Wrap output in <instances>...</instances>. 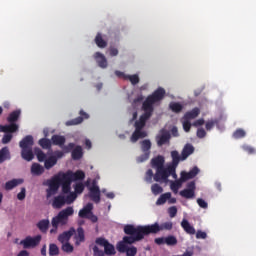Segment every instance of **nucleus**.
Masks as SVG:
<instances>
[{"mask_svg": "<svg viewBox=\"0 0 256 256\" xmlns=\"http://www.w3.org/2000/svg\"><path fill=\"white\" fill-rule=\"evenodd\" d=\"M166 95V91L164 87H158L155 91L146 97L144 102L142 103V110L144 113L140 115V119H138L135 123V127L138 129H143L150 117H152L154 113V105L155 103H160L162 99H164Z\"/></svg>", "mask_w": 256, "mask_h": 256, "instance_id": "nucleus-1", "label": "nucleus"}, {"mask_svg": "<svg viewBox=\"0 0 256 256\" xmlns=\"http://www.w3.org/2000/svg\"><path fill=\"white\" fill-rule=\"evenodd\" d=\"M147 227V225H132L130 223V256H135L137 254V247L132 245L135 241H141L144 239L145 235H150L149 233H143V228Z\"/></svg>", "mask_w": 256, "mask_h": 256, "instance_id": "nucleus-2", "label": "nucleus"}, {"mask_svg": "<svg viewBox=\"0 0 256 256\" xmlns=\"http://www.w3.org/2000/svg\"><path fill=\"white\" fill-rule=\"evenodd\" d=\"M35 144L33 136L27 135L19 142L21 157L24 161H33L35 155L33 154V145Z\"/></svg>", "mask_w": 256, "mask_h": 256, "instance_id": "nucleus-3", "label": "nucleus"}, {"mask_svg": "<svg viewBox=\"0 0 256 256\" xmlns=\"http://www.w3.org/2000/svg\"><path fill=\"white\" fill-rule=\"evenodd\" d=\"M199 171H200V169L197 166L193 167L188 172L182 171L181 172V180L177 179L176 181H172V183L170 185L172 191L177 192L182 185V181H188V179H193L194 177H196V175H198Z\"/></svg>", "mask_w": 256, "mask_h": 256, "instance_id": "nucleus-4", "label": "nucleus"}, {"mask_svg": "<svg viewBox=\"0 0 256 256\" xmlns=\"http://www.w3.org/2000/svg\"><path fill=\"white\" fill-rule=\"evenodd\" d=\"M63 178L67 183L64 186V190L66 192L71 191V183H73V181H83V179H85V172L81 170H77L76 172L68 170L67 172H63Z\"/></svg>", "mask_w": 256, "mask_h": 256, "instance_id": "nucleus-5", "label": "nucleus"}, {"mask_svg": "<svg viewBox=\"0 0 256 256\" xmlns=\"http://www.w3.org/2000/svg\"><path fill=\"white\" fill-rule=\"evenodd\" d=\"M62 185V193L67 195V193H71V191H65V185H67V180L63 178V172H59L56 176L52 178L49 183L50 191H57L59 187Z\"/></svg>", "mask_w": 256, "mask_h": 256, "instance_id": "nucleus-6", "label": "nucleus"}, {"mask_svg": "<svg viewBox=\"0 0 256 256\" xmlns=\"http://www.w3.org/2000/svg\"><path fill=\"white\" fill-rule=\"evenodd\" d=\"M164 229L171 230L173 229L172 221H165L159 225L158 222L152 223L144 228H142L143 233H159V231H163Z\"/></svg>", "mask_w": 256, "mask_h": 256, "instance_id": "nucleus-7", "label": "nucleus"}, {"mask_svg": "<svg viewBox=\"0 0 256 256\" xmlns=\"http://www.w3.org/2000/svg\"><path fill=\"white\" fill-rule=\"evenodd\" d=\"M141 147H142L143 153L142 155L137 157L138 163H143V161H147V159H149L151 154V147H152V143L150 139H144L143 141H141Z\"/></svg>", "mask_w": 256, "mask_h": 256, "instance_id": "nucleus-8", "label": "nucleus"}, {"mask_svg": "<svg viewBox=\"0 0 256 256\" xmlns=\"http://www.w3.org/2000/svg\"><path fill=\"white\" fill-rule=\"evenodd\" d=\"M41 239V235H36L34 237L27 236L24 240H21L20 245H23L24 249H35V247L41 243Z\"/></svg>", "mask_w": 256, "mask_h": 256, "instance_id": "nucleus-9", "label": "nucleus"}, {"mask_svg": "<svg viewBox=\"0 0 256 256\" xmlns=\"http://www.w3.org/2000/svg\"><path fill=\"white\" fill-rule=\"evenodd\" d=\"M95 243L96 245H100V247H104L105 255H115V253H117V251H115V246H113V244L109 243V241L103 237L97 238Z\"/></svg>", "mask_w": 256, "mask_h": 256, "instance_id": "nucleus-10", "label": "nucleus"}, {"mask_svg": "<svg viewBox=\"0 0 256 256\" xmlns=\"http://www.w3.org/2000/svg\"><path fill=\"white\" fill-rule=\"evenodd\" d=\"M171 139V133L167 129H160L159 134L156 135V143L159 147L169 143Z\"/></svg>", "mask_w": 256, "mask_h": 256, "instance_id": "nucleus-11", "label": "nucleus"}, {"mask_svg": "<svg viewBox=\"0 0 256 256\" xmlns=\"http://www.w3.org/2000/svg\"><path fill=\"white\" fill-rule=\"evenodd\" d=\"M195 191H196L195 181H189L187 183L186 189H182L180 191V195L182 197H185L186 199H191V198L195 197Z\"/></svg>", "mask_w": 256, "mask_h": 256, "instance_id": "nucleus-12", "label": "nucleus"}, {"mask_svg": "<svg viewBox=\"0 0 256 256\" xmlns=\"http://www.w3.org/2000/svg\"><path fill=\"white\" fill-rule=\"evenodd\" d=\"M164 163H165V159H164V157L162 156V158H161V164H160V166H159V170H158V172L155 173V175H154V180H155V181H161V179H168L169 173H168L167 169H165Z\"/></svg>", "mask_w": 256, "mask_h": 256, "instance_id": "nucleus-13", "label": "nucleus"}, {"mask_svg": "<svg viewBox=\"0 0 256 256\" xmlns=\"http://www.w3.org/2000/svg\"><path fill=\"white\" fill-rule=\"evenodd\" d=\"M116 249L119 253H126V256H129V236H124L123 241L116 245Z\"/></svg>", "mask_w": 256, "mask_h": 256, "instance_id": "nucleus-14", "label": "nucleus"}, {"mask_svg": "<svg viewBox=\"0 0 256 256\" xmlns=\"http://www.w3.org/2000/svg\"><path fill=\"white\" fill-rule=\"evenodd\" d=\"M90 199L96 204L101 203V190L99 186L93 185L90 188Z\"/></svg>", "mask_w": 256, "mask_h": 256, "instance_id": "nucleus-15", "label": "nucleus"}, {"mask_svg": "<svg viewBox=\"0 0 256 256\" xmlns=\"http://www.w3.org/2000/svg\"><path fill=\"white\" fill-rule=\"evenodd\" d=\"M94 59L98 67H100L101 69H107L109 63L107 62V58L105 57V55H103L101 52H96L94 54Z\"/></svg>", "mask_w": 256, "mask_h": 256, "instance_id": "nucleus-16", "label": "nucleus"}, {"mask_svg": "<svg viewBox=\"0 0 256 256\" xmlns=\"http://www.w3.org/2000/svg\"><path fill=\"white\" fill-rule=\"evenodd\" d=\"M80 115L77 118H74L72 120H69L66 122L67 127H71L72 125H80V123H83V119H89V114L87 112L81 110Z\"/></svg>", "mask_w": 256, "mask_h": 256, "instance_id": "nucleus-17", "label": "nucleus"}, {"mask_svg": "<svg viewBox=\"0 0 256 256\" xmlns=\"http://www.w3.org/2000/svg\"><path fill=\"white\" fill-rule=\"evenodd\" d=\"M67 203L65 202V195L60 194L56 197H54L52 201V207L53 209H61L64 207Z\"/></svg>", "mask_w": 256, "mask_h": 256, "instance_id": "nucleus-18", "label": "nucleus"}, {"mask_svg": "<svg viewBox=\"0 0 256 256\" xmlns=\"http://www.w3.org/2000/svg\"><path fill=\"white\" fill-rule=\"evenodd\" d=\"M194 151H195L194 145H192V143H186V145H184L181 152V159L182 160L187 159L189 155H192V153H194Z\"/></svg>", "mask_w": 256, "mask_h": 256, "instance_id": "nucleus-19", "label": "nucleus"}, {"mask_svg": "<svg viewBox=\"0 0 256 256\" xmlns=\"http://www.w3.org/2000/svg\"><path fill=\"white\" fill-rule=\"evenodd\" d=\"M74 239L75 245H81V243H85V230L83 229V227L77 228Z\"/></svg>", "mask_w": 256, "mask_h": 256, "instance_id": "nucleus-20", "label": "nucleus"}, {"mask_svg": "<svg viewBox=\"0 0 256 256\" xmlns=\"http://www.w3.org/2000/svg\"><path fill=\"white\" fill-rule=\"evenodd\" d=\"M0 129L3 133H16V131H19V125L10 122L8 125H0Z\"/></svg>", "mask_w": 256, "mask_h": 256, "instance_id": "nucleus-21", "label": "nucleus"}, {"mask_svg": "<svg viewBox=\"0 0 256 256\" xmlns=\"http://www.w3.org/2000/svg\"><path fill=\"white\" fill-rule=\"evenodd\" d=\"M73 235H75V228L72 227L68 231H65L62 234H60L58 236V241L60 243H65L66 241H69V239H71Z\"/></svg>", "mask_w": 256, "mask_h": 256, "instance_id": "nucleus-22", "label": "nucleus"}, {"mask_svg": "<svg viewBox=\"0 0 256 256\" xmlns=\"http://www.w3.org/2000/svg\"><path fill=\"white\" fill-rule=\"evenodd\" d=\"M93 212V204L88 203L83 209H81L78 213L81 219H88L91 213Z\"/></svg>", "mask_w": 256, "mask_h": 256, "instance_id": "nucleus-23", "label": "nucleus"}, {"mask_svg": "<svg viewBox=\"0 0 256 256\" xmlns=\"http://www.w3.org/2000/svg\"><path fill=\"white\" fill-rule=\"evenodd\" d=\"M5 161H11V151H9L7 146L0 150V164L5 163Z\"/></svg>", "mask_w": 256, "mask_h": 256, "instance_id": "nucleus-24", "label": "nucleus"}, {"mask_svg": "<svg viewBox=\"0 0 256 256\" xmlns=\"http://www.w3.org/2000/svg\"><path fill=\"white\" fill-rule=\"evenodd\" d=\"M181 226L183 227L184 231H186V233H189L190 235H195L196 229H195L194 225H191V223H190V221H188V219H183L181 221Z\"/></svg>", "mask_w": 256, "mask_h": 256, "instance_id": "nucleus-25", "label": "nucleus"}, {"mask_svg": "<svg viewBox=\"0 0 256 256\" xmlns=\"http://www.w3.org/2000/svg\"><path fill=\"white\" fill-rule=\"evenodd\" d=\"M147 135V131H143V129L136 127L134 133H132L131 141L136 142L138 139H144V137H147Z\"/></svg>", "mask_w": 256, "mask_h": 256, "instance_id": "nucleus-26", "label": "nucleus"}, {"mask_svg": "<svg viewBox=\"0 0 256 256\" xmlns=\"http://www.w3.org/2000/svg\"><path fill=\"white\" fill-rule=\"evenodd\" d=\"M73 213H75V210L73 209V207L69 206L66 209L60 211L58 215L65 222L67 221V219H69V217H71V215H73Z\"/></svg>", "mask_w": 256, "mask_h": 256, "instance_id": "nucleus-27", "label": "nucleus"}, {"mask_svg": "<svg viewBox=\"0 0 256 256\" xmlns=\"http://www.w3.org/2000/svg\"><path fill=\"white\" fill-rule=\"evenodd\" d=\"M51 141L53 145H58V147L63 148V146L65 145V141H67V139L65 138V136L54 134L51 137Z\"/></svg>", "mask_w": 256, "mask_h": 256, "instance_id": "nucleus-28", "label": "nucleus"}, {"mask_svg": "<svg viewBox=\"0 0 256 256\" xmlns=\"http://www.w3.org/2000/svg\"><path fill=\"white\" fill-rule=\"evenodd\" d=\"M23 183V179H12L5 183V189L6 191H11L12 189H15L18 185H21Z\"/></svg>", "mask_w": 256, "mask_h": 256, "instance_id": "nucleus-29", "label": "nucleus"}, {"mask_svg": "<svg viewBox=\"0 0 256 256\" xmlns=\"http://www.w3.org/2000/svg\"><path fill=\"white\" fill-rule=\"evenodd\" d=\"M36 227L41 231V233H47L49 231V220L43 219L40 220L37 224Z\"/></svg>", "mask_w": 256, "mask_h": 256, "instance_id": "nucleus-30", "label": "nucleus"}, {"mask_svg": "<svg viewBox=\"0 0 256 256\" xmlns=\"http://www.w3.org/2000/svg\"><path fill=\"white\" fill-rule=\"evenodd\" d=\"M31 173L32 175H43V173H45V168H43V166H41V164L38 163H34L31 166Z\"/></svg>", "mask_w": 256, "mask_h": 256, "instance_id": "nucleus-31", "label": "nucleus"}, {"mask_svg": "<svg viewBox=\"0 0 256 256\" xmlns=\"http://www.w3.org/2000/svg\"><path fill=\"white\" fill-rule=\"evenodd\" d=\"M94 41L100 49H105V47H107V41L103 39V34L101 33H97Z\"/></svg>", "mask_w": 256, "mask_h": 256, "instance_id": "nucleus-32", "label": "nucleus"}, {"mask_svg": "<svg viewBox=\"0 0 256 256\" xmlns=\"http://www.w3.org/2000/svg\"><path fill=\"white\" fill-rule=\"evenodd\" d=\"M81 157H83V148L81 146H76L72 150V159L74 161H79V159H81Z\"/></svg>", "mask_w": 256, "mask_h": 256, "instance_id": "nucleus-33", "label": "nucleus"}, {"mask_svg": "<svg viewBox=\"0 0 256 256\" xmlns=\"http://www.w3.org/2000/svg\"><path fill=\"white\" fill-rule=\"evenodd\" d=\"M57 163V157L50 156L46 160H44V167L45 169L49 170L52 169V167H55V164Z\"/></svg>", "mask_w": 256, "mask_h": 256, "instance_id": "nucleus-34", "label": "nucleus"}, {"mask_svg": "<svg viewBox=\"0 0 256 256\" xmlns=\"http://www.w3.org/2000/svg\"><path fill=\"white\" fill-rule=\"evenodd\" d=\"M182 125L184 131H186L187 133L191 131L192 123L190 118L187 117V113H185L182 117Z\"/></svg>", "mask_w": 256, "mask_h": 256, "instance_id": "nucleus-35", "label": "nucleus"}, {"mask_svg": "<svg viewBox=\"0 0 256 256\" xmlns=\"http://www.w3.org/2000/svg\"><path fill=\"white\" fill-rule=\"evenodd\" d=\"M201 113V109L199 107H194L193 109H191V111H186V117L190 119H196V117H198V115H200Z\"/></svg>", "mask_w": 256, "mask_h": 256, "instance_id": "nucleus-36", "label": "nucleus"}, {"mask_svg": "<svg viewBox=\"0 0 256 256\" xmlns=\"http://www.w3.org/2000/svg\"><path fill=\"white\" fill-rule=\"evenodd\" d=\"M20 116H21V110H15L9 114L7 121L8 123H15V121H18Z\"/></svg>", "mask_w": 256, "mask_h": 256, "instance_id": "nucleus-37", "label": "nucleus"}, {"mask_svg": "<svg viewBox=\"0 0 256 256\" xmlns=\"http://www.w3.org/2000/svg\"><path fill=\"white\" fill-rule=\"evenodd\" d=\"M34 153L40 163H43L47 159V154L41 150V148H34Z\"/></svg>", "mask_w": 256, "mask_h": 256, "instance_id": "nucleus-38", "label": "nucleus"}, {"mask_svg": "<svg viewBox=\"0 0 256 256\" xmlns=\"http://www.w3.org/2000/svg\"><path fill=\"white\" fill-rule=\"evenodd\" d=\"M162 158H163V155H157V157H154L151 161L152 167L156 168V173H158L160 169V166L162 164Z\"/></svg>", "mask_w": 256, "mask_h": 256, "instance_id": "nucleus-39", "label": "nucleus"}, {"mask_svg": "<svg viewBox=\"0 0 256 256\" xmlns=\"http://www.w3.org/2000/svg\"><path fill=\"white\" fill-rule=\"evenodd\" d=\"M171 157L173 159V165L176 169V167H178L182 157L179 155V151H176V150L171 151Z\"/></svg>", "mask_w": 256, "mask_h": 256, "instance_id": "nucleus-40", "label": "nucleus"}, {"mask_svg": "<svg viewBox=\"0 0 256 256\" xmlns=\"http://www.w3.org/2000/svg\"><path fill=\"white\" fill-rule=\"evenodd\" d=\"M171 197V193L170 192H167V193H162L160 195V197H158L157 201H156V204L157 205H163L164 203H166V201L168 199H170Z\"/></svg>", "mask_w": 256, "mask_h": 256, "instance_id": "nucleus-41", "label": "nucleus"}, {"mask_svg": "<svg viewBox=\"0 0 256 256\" xmlns=\"http://www.w3.org/2000/svg\"><path fill=\"white\" fill-rule=\"evenodd\" d=\"M169 107L174 113H181V111H183V105L178 102L170 103Z\"/></svg>", "mask_w": 256, "mask_h": 256, "instance_id": "nucleus-42", "label": "nucleus"}, {"mask_svg": "<svg viewBox=\"0 0 256 256\" xmlns=\"http://www.w3.org/2000/svg\"><path fill=\"white\" fill-rule=\"evenodd\" d=\"M38 143L42 149H51V140L47 138L40 139Z\"/></svg>", "mask_w": 256, "mask_h": 256, "instance_id": "nucleus-43", "label": "nucleus"}, {"mask_svg": "<svg viewBox=\"0 0 256 256\" xmlns=\"http://www.w3.org/2000/svg\"><path fill=\"white\" fill-rule=\"evenodd\" d=\"M165 243L166 245H177L178 239L175 235H167L165 237Z\"/></svg>", "mask_w": 256, "mask_h": 256, "instance_id": "nucleus-44", "label": "nucleus"}, {"mask_svg": "<svg viewBox=\"0 0 256 256\" xmlns=\"http://www.w3.org/2000/svg\"><path fill=\"white\" fill-rule=\"evenodd\" d=\"M75 199H77V193L70 192V195H67V197H65L66 205H71V203H74Z\"/></svg>", "mask_w": 256, "mask_h": 256, "instance_id": "nucleus-45", "label": "nucleus"}, {"mask_svg": "<svg viewBox=\"0 0 256 256\" xmlns=\"http://www.w3.org/2000/svg\"><path fill=\"white\" fill-rule=\"evenodd\" d=\"M49 255L50 256L59 255V247L57 246V244L49 245Z\"/></svg>", "mask_w": 256, "mask_h": 256, "instance_id": "nucleus-46", "label": "nucleus"}, {"mask_svg": "<svg viewBox=\"0 0 256 256\" xmlns=\"http://www.w3.org/2000/svg\"><path fill=\"white\" fill-rule=\"evenodd\" d=\"M245 135H247L245 129H236V131H234V133H233V137L235 139H241V138L245 137Z\"/></svg>", "mask_w": 256, "mask_h": 256, "instance_id": "nucleus-47", "label": "nucleus"}, {"mask_svg": "<svg viewBox=\"0 0 256 256\" xmlns=\"http://www.w3.org/2000/svg\"><path fill=\"white\" fill-rule=\"evenodd\" d=\"M59 223H61L62 225H65L66 222L62 220L58 214L56 217L52 219V227H59Z\"/></svg>", "mask_w": 256, "mask_h": 256, "instance_id": "nucleus-48", "label": "nucleus"}, {"mask_svg": "<svg viewBox=\"0 0 256 256\" xmlns=\"http://www.w3.org/2000/svg\"><path fill=\"white\" fill-rule=\"evenodd\" d=\"M152 193L158 195L159 193H163V187L159 185V183H154L152 185Z\"/></svg>", "mask_w": 256, "mask_h": 256, "instance_id": "nucleus-49", "label": "nucleus"}, {"mask_svg": "<svg viewBox=\"0 0 256 256\" xmlns=\"http://www.w3.org/2000/svg\"><path fill=\"white\" fill-rule=\"evenodd\" d=\"M73 249V245H71L69 242L62 245V251H64V253H73Z\"/></svg>", "mask_w": 256, "mask_h": 256, "instance_id": "nucleus-50", "label": "nucleus"}, {"mask_svg": "<svg viewBox=\"0 0 256 256\" xmlns=\"http://www.w3.org/2000/svg\"><path fill=\"white\" fill-rule=\"evenodd\" d=\"M208 237L207 232L206 231H202V229H198L196 231V238L197 239H206Z\"/></svg>", "mask_w": 256, "mask_h": 256, "instance_id": "nucleus-51", "label": "nucleus"}, {"mask_svg": "<svg viewBox=\"0 0 256 256\" xmlns=\"http://www.w3.org/2000/svg\"><path fill=\"white\" fill-rule=\"evenodd\" d=\"M64 153H71L75 149V143H69L67 146H62Z\"/></svg>", "mask_w": 256, "mask_h": 256, "instance_id": "nucleus-52", "label": "nucleus"}, {"mask_svg": "<svg viewBox=\"0 0 256 256\" xmlns=\"http://www.w3.org/2000/svg\"><path fill=\"white\" fill-rule=\"evenodd\" d=\"M168 213H169L170 217H176V215L178 213V209H177L176 205H172L171 207H169Z\"/></svg>", "mask_w": 256, "mask_h": 256, "instance_id": "nucleus-53", "label": "nucleus"}, {"mask_svg": "<svg viewBox=\"0 0 256 256\" xmlns=\"http://www.w3.org/2000/svg\"><path fill=\"white\" fill-rule=\"evenodd\" d=\"M26 193H27V190L25 189V187H22L21 191L17 194V199L19 201H23L26 197Z\"/></svg>", "mask_w": 256, "mask_h": 256, "instance_id": "nucleus-54", "label": "nucleus"}, {"mask_svg": "<svg viewBox=\"0 0 256 256\" xmlns=\"http://www.w3.org/2000/svg\"><path fill=\"white\" fill-rule=\"evenodd\" d=\"M115 75H116V77H118V79H124L125 81H128V79H129V75H126L125 73H123L119 70L115 71Z\"/></svg>", "mask_w": 256, "mask_h": 256, "instance_id": "nucleus-55", "label": "nucleus"}, {"mask_svg": "<svg viewBox=\"0 0 256 256\" xmlns=\"http://www.w3.org/2000/svg\"><path fill=\"white\" fill-rule=\"evenodd\" d=\"M129 79H130V83H132V85H137L140 82V77L137 74L130 75Z\"/></svg>", "mask_w": 256, "mask_h": 256, "instance_id": "nucleus-56", "label": "nucleus"}, {"mask_svg": "<svg viewBox=\"0 0 256 256\" xmlns=\"http://www.w3.org/2000/svg\"><path fill=\"white\" fill-rule=\"evenodd\" d=\"M11 139H13V134H5L2 138L3 145H7V143H11Z\"/></svg>", "mask_w": 256, "mask_h": 256, "instance_id": "nucleus-57", "label": "nucleus"}, {"mask_svg": "<svg viewBox=\"0 0 256 256\" xmlns=\"http://www.w3.org/2000/svg\"><path fill=\"white\" fill-rule=\"evenodd\" d=\"M207 132L203 127H199L197 129V137H199L200 139H203L204 137H206Z\"/></svg>", "mask_w": 256, "mask_h": 256, "instance_id": "nucleus-58", "label": "nucleus"}, {"mask_svg": "<svg viewBox=\"0 0 256 256\" xmlns=\"http://www.w3.org/2000/svg\"><path fill=\"white\" fill-rule=\"evenodd\" d=\"M74 189L75 193H83V191H85V185H83V183H77Z\"/></svg>", "mask_w": 256, "mask_h": 256, "instance_id": "nucleus-59", "label": "nucleus"}, {"mask_svg": "<svg viewBox=\"0 0 256 256\" xmlns=\"http://www.w3.org/2000/svg\"><path fill=\"white\" fill-rule=\"evenodd\" d=\"M93 253L95 256H105V251L99 249L97 246L93 247Z\"/></svg>", "mask_w": 256, "mask_h": 256, "instance_id": "nucleus-60", "label": "nucleus"}, {"mask_svg": "<svg viewBox=\"0 0 256 256\" xmlns=\"http://www.w3.org/2000/svg\"><path fill=\"white\" fill-rule=\"evenodd\" d=\"M197 203L200 207H202L203 209H206L208 207V203L207 201H205V199H202L201 197H198L197 199Z\"/></svg>", "mask_w": 256, "mask_h": 256, "instance_id": "nucleus-61", "label": "nucleus"}, {"mask_svg": "<svg viewBox=\"0 0 256 256\" xmlns=\"http://www.w3.org/2000/svg\"><path fill=\"white\" fill-rule=\"evenodd\" d=\"M244 151H247L249 154L256 153L255 147H252L251 145H243Z\"/></svg>", "mask_w": 256, "mask_h": 256, "instance_id": "nucleus-62", "label": "nucleus"}, {"mask_svg": "<svg viewBox=\"0 0 256 256\" xmlns=\"http://www.w3.org/2000/svg\"><path fill=\"white\" fill-rule=\"evenodd\" d=\"M204 123H205V119H203V118H201V119H196V121L193 122V126L200 128V126H201V125H204Z\"/></svg>", "mask_w": 256, "mask_h": 256, "instance_id": "nucleus-63", "label": "nucleus"}, {"mask_svg": "<svg viewBox=\"0 0 256 256\" xmlns=\"http://www.w3.org/2000/svg\"><path fill=\"white\" fill-rule=\"evenodd\" d=\"M65 155V153L63 151H55L54 155L52 157H56V161H58V159H62V157Z\"/></svg>", "mask_w": 256, "mask_h": 256, "instance_id": "nucleus-64", "label": "nucleus"}]
</instances>
